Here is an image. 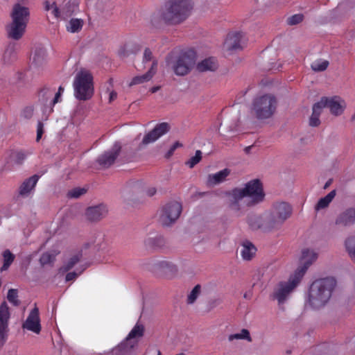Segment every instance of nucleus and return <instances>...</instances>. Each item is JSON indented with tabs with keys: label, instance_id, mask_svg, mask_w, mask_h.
<instances>
[{
	"label": "nucleus",
	"instance_id": "nucleus-1",
	"mask_svg": "<svg viewBox=\"0 0 355 355\" xmlns=\"http://www.w3.org/2000/svg\"><path fill=\"white\" fill-rule=\"evenodd\" d=\"M230 208L234 211H239L241 208L239 202L245 197L251 199V204L255 205L262 202L264 199L263 186L259 180H252L246 183L244 188H235L230 193Z\"/></svg>",
	"mask_w": 355,
	"mask_h": 355
},
{
	"label": "nucleus",
	"instance_id": "nucleus-2",
	"mask_svg": "<svg viewBox=\"0 0 355 355\" xmlns=\"http://www.w3.org/2000/svg\"><path fill=\"white\" fill-rule=\"evenodd\" d=\"M336 282L332 277H326L314 281L309 288L308 303L313 309L324 306L329 300Z\"/></svg>",
	"mask_w": 355,
	"mask_h": 355
},
{
	"label": "nucleus",
	"instance_id": "nucleus-3",
	"mask_svg": "<svg viewBox=\"0 0 355 355\" xmlns=\"http://www.w3.org/2000/svg\"><path fill=\"white\" fill-rule=\"evenodd\" d=\"M193 8L192 0H167L160 17L166 23L180 24L189 17Z\"/></svg>",
	"mask_w": 355,
	"mask_h": 355
},
{
	"label": "nucleus",
	"instance_id": "nucleus-4",
	"mask_svg": "<svg viewBox=\"0 0 355 355\" xmlns=\"http://www.w3.org/2000/svg\"><path fill=\"white\" fill-rule=\"evenodd\" d=\"M30 15L29 8L19 3L13 5L10 14L11 21L6 28L8 38L19 40L23 37L30 19Z\"/></svg>",
	"mask_w": 355,
	"mask_h": 355
},
{
	"label": "nucleus",
	"instance_id": "nucleus-5",
	"mask_svg": "<svg viewBox=\"0 0 355 355\" xmlns=\"http://www.w3.org/2000/svg\"><path fill=\"white\" fill-rule=\"evenodd\" d=\"M302 272H295L287 280L279 281L272 288L270 299L276 301L280 309L291 299L302 280Z\"/></svg>",
	"mask_w": 355,
	"mask_h": 355
},
{
	"label": "nucleus",
	"instance_id": "nucleus-6",
	"mask_svg": "<svg viewBox=\"0 0 355 355\" xmlns=\"http://www.w3.org/2000/svg\"><path fill=\"white\" fill-rule=\"evenodd\" d=\"M196 54L189 49L181 52L179 55L170 53L166 59V64L177 76H183L189 73L196 64Z\"/></svg>",
	"mask_w": 355,
	"mask_h": 355
},
{
	"label": "nucleus",
	"instance_id": "nucleus-7",
	"mask_svg": "<svg viewBox=\"0 0 355 355\" xmlns=\"http://www.w3.org/2000/svg\"><path fill=\"white\" fill-rule=\"evenodd\" d=\"M292 214L291 206L285 202H276L272 205L270 212L266 214L268 219L265 227L271 231L279 229Z\"/></svg>",
	"mask_w": 355,
	"mask_h": 355
},
{
	"label": "nucleus",
	"instance_id": "nucleus-8",
	"mask_svg": "<svg viewBox=\"0 0 355 355\" xmlns=\"http://www.w3.org/2000/svg\"><path fill=\"white\" fill-rule=\"evenodd\" d=\"M74 96L80 101H87L94 94L93 77L87 71H79L73 81Z\"/></svg>",
	"mask_w": 355,
	"mask_h": 355
},
{
	"label": "nucleus",
	"instance_id": "nucleus-9",
	"mask_svg": "<svg viewBox=\"0 0 355 355\" xmlns=\"http://www.w3.org/2000/svg\"><path fill=\"white\" fill-rule=\"evenodd\" d=\"M277 99L272 94H264L256 97L252 103V110L259 119L270 118L277 108Z\"/></svg>",
	"mask_w": 355,
	"mask_h": 355
},
{
	"label": "nucleus",
	"instance_id": "nucleus-10",
	"mask_svg": "<svg viewBox=\"0 0 355 355\" xmlns=\"http://www.w3.org/2000/svg\"><path fill=\"white\" fill-rule=\"evenodd\" d=\"M182 205L177 201H171L164 205L159 214V222L163 226H170L180 217L182 213Z\"/></svg>",
	"mask_w": 355,
	"mask_h": 355
},
{
	"label": "nucleus",
	"instance_id": "nucleus-11",
	"mask_svg": "<svg viewBox=\"0 0 355 355\" xmlns=\"http://www.w3.org/2000/svg\"><path fill=\"white\" fill-rule=\"evenodd\" d=\"M121 149V144L115 142L112 147L100 155L96 162L102 168H107L111 166L119 156Z\"/></svg>",
	"mask_w": 355,
	"mask_h": 355
},
{
	"label": "nucleus",
	"instance_id": "nucleus-12",
	"mask_svg": "<svg viewBox=\"0 0 355 355\" xmlns=\"http://www.w3.org/2000/svg\"><path fill=\"white\" fill-rule=\"evenodd\" d=\"M9 319V308L7 303L3 302L0 306V347L5 344L8 338Z\"/></svg>",
	"mask_w": 355,
	"mask_h": 355
},
{
	"label": "nucleus",
	"instance_id": "nucleus-13",
	"mask_svg": "<svg viewBox=\"0 0 355 355\" xmlns=\"http://www.w3.org/2000/svg\"><path fill=\"white\" fill-rule=\"evenodd\" d=\"M318 103L321 107H329L331 114L338 116L340 115L345 107V102L339 96H333L331 98L322 97Z\"/></svg>",
	"mask_w": 355,
	"mask_h": 355
},
{
	"label": "nucleus",
	"instance_id": "nucleus-14",
	"mask_svg": "<svg viewBox=\"0 0 355 355\" xmlns=\"http://www.w3.org/2000/svg\"><path fill=\"white\" fill-rule=\"evenodd\" d=\"M22 328L37 334L40 333L42 327L37 307L35 306L31 311L26 320L22 324Z\"/></svg>",
	"mask_w": 355,
	"mask_h": 355
},
{
	"label": "nucleus",
	"instance_id": "nucleus-15",
	"mask_svg": "<svg viewBox=\"0 0 355 355\" xmlns=\"http://www.w3.org/2000/svg\"><path fill=\"white\" fill-rule=\"evenodd\" d=\"M355 224V208L349 207L340 211L335 219V225L348 227Z\"/></svg>",
	"mask_w": 355,
	"mask_h": 355
},
{
	"label": "nucleus",
	"instance_id": "nucleus-16",
	"mask_svg": "<svg viewBox=\"0 0 355 355\" xmlns=\"http://www.w3.org/2000/svg\"><path fill=\"white\" fill-rule=\"evenodd\" d=\"M170 127L167 123L157 124L151 131L146 134L142 140V144L147 145L157 141L162 135L169 131Z\"/></svg>",
	"mask_w": 355,
	"mask_h": 355
},
{
	"label": "nucleus",
	"instance_id": "nucleus-17",
	"mask_svg": "<svg viewBox=\"0 0 355 355\" xmlns=\"http://www.w3.org/2000/svg\"><path fill=\"white\" fill-rule=\"evenodd\" d=\"M244 35L241 32L230 33L225 42V47L228 51H237L243 49Z\"/></svg>",
	"mask_w": 355,
	"mask_h": 355
},
{
	"label": "nucleus",
	"instance_id": "nucleus-18",
	"mask_svg": "<svg viewBox=\"0 0 355 355\" xmlns=\"http://www.w3.org/2000/svg\"><path fill=\"white\" fill-rule=\"evenodd\" d=\"M108 209L105 205L100 204L89 207L86 209L85 215L89 221L96 222L101 220L107 214Z\"/></svg>",
	"mask_w": 355,
	"mask_h": 355
},
{
	"label": "nucleus",
	"instance_id": "nucleus-19",
	"mask_svg": "<svg viewBox=\"0 0 355 355\" xmlns=\"http://www.w3.org/2000/svg\"><path fill=\"white\" fill-rule=\"evenodd\" d=\"M40 178V176L38 175H33L26 179L19 188V195L24 198H27L32 195L34 193Z\"/></svg>",
	"mask_w": 355,
	"mask_h": 355
},
{
	"label": "nucleus",
	"instance_id": "nucleus-20",
	"mask_svg": "<svg viewBox=\"0 0 355 355\" xmlns=\"http://www.w3.org/2000/svg\"><path fill=\"white\" fill-rule=\"evenodd\" d=\"M318 259V253L313 250L304 249L302 252L301 261L302 267L297 268L295 272H302V278L308 268Z\"/></svg>",
	"mask_w": 355,
	"mask_h": 355
},
{
	"label": "nucleus",
	"instance_id": "nucleus-21",
	"mask_svg": "<svg viewBox=\"0 0 355 355\" xmlns=\"http://www.w3.org/2000/svg\"><path fill=\"white\" fill-rule=\"evenodd\" d=\"M137 345L125 338L120 344L112 349V355H132Z\"/></svg>",
	"mask_w": 355,
	"mask_h": 355
},
{
	"label": "nucleus",
	"instance_id": "nucleus-22",
	"mask_svg": "<svg viewBox=\"0 0 355 355\" xmlns=\"http://www.w3.org/2000/svg\"><path fill=\"white\" fill-rule=\"evenodd\" d=\"M268 219L266 215L263 216L250 214L248 216V223L252 230L261 229L264 232H270V229L265 227L267 224Z\"/></svg>",
	"mask_w": 355,
	"mask_h": 355
},
{
	"label": "nucleus",
	"instance_id": "nucleus-23",
	"mask_svg": "<svg viewBox=\"0 0 355 355\" xmlns=\"http://www.w3.org/2000/svg\"><path fill=\"white\" fill-rule=\"evenodd\" d=\"M78 3L77 0H64L62 7L60 8V17L62 19H67L78 9Z\"/></svg>",
	"mask_w": 355,
	"mask_h": 355
},
{
	"label": "nucleus",
	"instance_id": "nucleus-24",
	"mask_svg": "<svg viewBox=\"0 0 355 355\" xmlns=\"http://www.w3.org/2000/svg\"><path fill=\"white\" fill-rule=\"evenodd\" d=\"M157 61L153 60L151 67L150 69L145 73L141 76H137L132 78V81L130 83V86L138 85L141 83H144L146 82L149 81L153 76L155 74L157 71Z\"/></svg>",
	"mask_w": 355,
	"mask_h": 355
},
{
	"label": "nucleus",
	"instance_id": "nucleus-25",
	"mask_svg": "<svg viewBox=\"0 0 355 355\" xmlns=\"http://www.w3.org/2000/svg\"><path fill=\"white\" fill-rule=\"evenodd\" d=\"M145 331L144 326L139 323L137 322V324L134 326L132 330L129 332L128 336H126L127 340H130L131 342L135 343L136 345H138L139 340L144 336Z\"/></svg>",
	"mask_w": 355,
	"mask_h": 355
},
{
	"label": "nucleus",
	"instance_id": "nucleus-26",
	"mask_svg": "<svg viewBox=\"0 0 355 355\" xmlns=\"http://www.w3.org/2000/svg\"><path fill=\"white\" fill-rule=\"evenodd\" d=\"M157 267L164 275L170 277L175 275L178 272L177 266L173 262L167 260H163L157 262Z\"/></svg>",
	"mask_w": 355,
	"mask_h": 355
},
{
	"label": "nucleus",
	"instance_id": "nucleus-27",
	"mask_svg": "<svg viewBox=\"0 0 355 355\" xmlns=\"http://www.w3.org/2000/svg\"><path fill=\"white\" fill-rule=\"evenodd\" d=\"M229 168H225L214 174H210L208 176L207 182L210 185H216L223 182L226 178L230 174Z\"/></svg>",
	"mask_w": 355,
	"mask_h": 355
},
{
	"label": "nucleus",
	"instance_id": "nucleus-28",
	"mask_svg": "<svg viewBox=\"0 0 355 355\" xmlns=\"http://www.w3.org/2000/svg\"><path fill=\"white\" fill-rule=\"evenodd\" d=\"M218 68V64L214 58H209L202 60L197 64V69L200 72L215 71Z\"/></svg>",
	"mask_w": 355,
	"mask_h": 355
},
{
	"label": "nucleus",
	"instance_id": "nucleus-29",
	"mask_svg": "<svg viewBox=\"0 0 355 355\" xmlns=\"http://www.w3.org/2000/svg\"><path fill=\"white\" fill-rule=\"evenodd\" d=\"M257 251L255 246L249 241L243 242L241 254L243 260L250 261L254 256Z\"/></svg>",
	"mask_w": 355,
	"mask_h": 355
},
{
	"label": "nucleus",
	"instance_id": "nucleus-30",
	"mask_svg": "<svg viewBox=\"0 0 355 355\" xmlns=\"http://www.w3.org/2000/svg\"><path fill=\"white\" fill-rule=\"evenodd\" d=\"M83 257L82 251H78L60 268V272H66L70 270L76 263H78Z\"/></svg>",
	"mask_w": 355,
	"mask_h": 355
},
{
	"label": "nucleus",
	"instance_id": "nucleus-31",
	"mask_svg": "<svg viewBox=\"0 0 355 355\" xmlns=\"http://www.w3.org/2000/svg\"><path fill=\"white\" fill-rule=\"evenodd\" d=\"M322 103H315L313 105L312 114L309 119V125L312 127H317L320 124V116L322 108L320 105Z\"/></svg>",
	"mask_w": 355,
	"mask_h": 355
},
{
	"label": "nucleus",
	"instance_id": "nucleus-32",
	"mask_svg": "<svg viewBox=\"0 0 355 355\" xmlns=\"http://www.w3.org/2000/svg\"><path fill=\"white\" fill-rule=\"evenodd\" d=\"M336 195V190H332L327 196L321 198L315 206V211L325 209L329 207L331 202L335 198Z\"/></svg>",
	"mask_w": 355,
	"mask_h": 355
},
{
	"label": "nucleus",
	"instance_id": "nucleus-33",
	"mask_svg": "<svg viewBox=\"0 0 355 355\" xmlns=\"http://www.w3.org/2000/svg\"><path fill=\"white\" fill-rule=\"evenodd\" d=\"M16 58V48L14 43H10L3 55V60L5 63H10Z\"/></svg>",
	"mask_w": 355,
	"mask_h": 355
},
{
	"label": "nucleus",
	"instance_id": "nucleus-34",
	"mask_svg": "<svg viewBox=\"0 0 355 355\" xmlns=\"http://www.w3.org/2000/svg\"><path fill=\"white\" fill-rule=\"evenodd\" d=\"M54 91L49 89L44 88L39 92V101L45 106L49 107V102L53 96Z\"/></svg>",
	"mask_w": 355,
	"mask_h": 355
},
{
	"label": "nucleus",
	"instance_id": "nucleus-35",
	"mask_svg": "<svg viewBox=\"0 0 355 355\" xmlns=\"http://www.w3.org/2000/svg\"><path fill=\"white\" fill-rule=\"evenodd\" d=\"M345 247L349 257L355 262V236H349L345 239Z\"/></svg>",
	"mask_w": 355,
	"mask_h": 355
},
{
	"label": "nucleus",
	"instance_id": "nucleus-36",
	"mask_svg": "<svg viewBox=\"0 0 355 355\" xmlns=\"http://www.w3.org/2000/svg\"><path fill=\"white\" fill-rule=\"evenodd\" d=\"M46 51L42 48L37 49L35 51L33 56V62L35 66L38 67L42 65L46 60Z\"/></svg>",
	"mask_w": 355,
	"mask_h": 355
},
{
	"label": "nucleus",
	"instance_id": "nucleus-37",
	"mask_svg": "<svg viewBox=\"0 0 355 355\" xmlns=\"http://www.w3.org/2000/svg\"><path fill=\"white\" fill-rule=\"evenodd\" d=\"M83 26V21L80 19H71L67 24L66 28L67 31L70 33H78L79 32Z\"/></svg>",
	"mask_w": 355,
	"mask_h": 355
},
{
	"label": "nucleus",
	"instance_id": "nucleus-38",
	"mask_svg": "<svg viewBox=\"0 0 355 355\" xmlns=\"http://www.w3.org/2000/svg\"><path fill=\"white\" fill-rule=\"evenodd\" d=\"M27 154L22 151H14L10 155V162L12 164L20 165L26 159Z\"/></svg>",
	"mask_w": 355,
	"mask_h": 355
},
{
	"label": "nucleus",
	"instance_id": "nucleus-39",
	"mask_svg": "<svg viewBox=\"0 0 355 355\" xmlns=\"http://www.w3.org/2000/svg\"><path fill=\"white\" fill-rule=\"evenodd\" d=\"M43 4L44 8L46 11H51L52 15H53L55 18L60 17V8L57 6L55 1L46 0Z\"/></svg>",
	"mask_w": 355,
	"mask_h": 355
},
{
	"label": "nucleus",
	"instance_id": "nucleus-40",
	"mask_svg": "<svg viewBox=\"0 0 355 355\" xmlns=\"http://www.w3.org/2000/svg\"><path fill=\"white\" fill-rule=\"evenodd\" d=\"M3 264L1 268V271L6 270L10 267V266L15 259L14 254L9 250H6L5 251H3Z\"/></svg>",
	"mask_w": 355,
	"mask_h": 355
},
{
	"label": "nucleus",
	"instance_id": "nucleus-41",
	"mask_svg": "<svg viewBox=\"0 0 355 355\" xmlns=\"http://www.w3.org/2000/svg\"><path fill=\"white\" fill-rule=\"evenodd\" d=\"M201 293V286L200 284H197L194 286V288L191 290L190 293L188 295L187 297V304H193L197 298L198 297L199 295Z\"/></svg>",
	"mask_w": 355,
	"mask_h": 355
},
{
	"label": "nucleus",
	"instance_id": "nucleus-42",
	"mask_svg": "<svg viewBox=\"0 0 355 355\" xmlns=\"http://www.w3.org/2000/svg\"><path fill=\"white\" fill-rule=\"evenodd\" d=\"M329 66V62L327 60H317L314 61L311 67L314 71H323Z\"/></svg>",
	"mask_w": 355,
	"mask_h": 355
},
{
	"label": "nucleus",
	"instance_id": "nucleus-43",
	"mask_svg": "<svg viewBox=\"0 0 355 355\" xmlns=\"http://www.w3.org/2000/svg\"><path fill=\"white\" fill-rule=\"evenodd\" d=\"M87 192L85 188L76 187L69 190L67 192V196L69 198H78Z\"/></svg>",
	"mask_w": 355,
	"mask_h": 355
},
{
	"label": "nucleus",
	"instance_id": "nucleus-44",
	"mask_svg": "<svg viewBox=\"0 0 355 355\" xmlns=\"http://www.w3.org/2000/svg\"><path fill=\"white\" fill-rule=\"evenodd\" d=\"M202 159V152L200 150L196 151L195 155L191 157L185 164L189 168H193Z\"/></svg>",
	"mask_w": 355,
	"mask_h": 355
},
{
	"label": "nucleus",
	"instance_id": "nucleus-45",
	"mask_svg": "<svg viewBox=\"0 0 355 355\" xmlns=\"http://www.w3.org/2000/svg\"><path fill=\"white\" fill-rule=\"evenodd\" d=\"M17 297H18L17 290L11 288L8 291V295H7V299L11 304H12L15 306L19 305V304H20V302L17 299Z\"/></svg>",
	"mask_w": 355,
	"mask_h": 355
},
{
	"label": "nucleus",
	"instance_id": "nucleus-46",
	"mask_svg": "<svg viewBox=\"0 0 355 355\" xmlns=\"http://www.w3.org/2000/svg\"><path fill=\"white\" fill-rule=\"evenodd\" d=\"M164 241L162 237L150 238L146 241L147 245L160 248L164 245Z\"/></svg>",
	"mask_w": 355,
	"mask_h": 355
},
{
	"label": "nucleus",
	"instance_id": "nucleus-47",
	"mask_svg": "<svg viewBox=\"0 0 355 355\" xmlns=\"http://www.w3.org/2000/svg\"><path fill=\"white\" fill-rule=\"evenodd\" d=\"M55 256L51 253L45 252L43 253L40 259V263L42 266L51 263L54 261Z\"/></svg>",
	"mask_w": 355,
	"mask_h": 355
},
{
	"label": "nucleus",
	"instance_id": "nucleus-48",
	"mask_svg": "<svg viewBox=\"0 0 355 355\" xmlns=\"http://www.w3.org/2000/svg\"><path fill=\"white\" fill-rule=\"evenodd\" d=\"M304 19V16L302 14H295L292 15L291 17H289L287 19V23L288 24L293 26L300 24L301 21H302Z\"/></svg>",
	"mask_w": 355,
	"mask_h": 355
},
{
	"label": "nucleus",
	"instance_id": "nucleus-49",
	"mask_svg": "<svg viewBox=\"0 0 355 355\" xmlns=\"http://www.w3.org/2000/svg\"><path fill=\"white\" fill-rule=\"evenodd\" d=\"M132 55L128 44H125L119 51V55L121 58L125 59Z\"/></svg>",
	"mask_w": 355,
	"mask_h": 355
},
{
	"label": "nucleus",
	"instance_id": "nucleus-50",
	"mask_svg": "<svg viewBox=\"0 0 355 355\" xmlns=\"http://www.w3.org/2000/svg\"><path fill=\"white\" fill-rule=\"evenodd\" d=\"M263 274L261 271H257L253 276V286H258L261 288L263 285L264 282L262 280Z\"/></svg>",
	"mask_w": 355,
	"mask_h": 355
},
{
	"label": "nucleus",
	"instance_id": "nucleus-51",
	"mask_svg": "<svg viewBox=\"0 0 355 355\" xmlns=\"http://www.w3.org/2000/svg\"><path fill=\"white\" fill-rule=\"evenodd\" d=\"M34 109L32 106H27L22 110L21 116L26 119H29L33 116Z\"/></svg>",
	"mask_w": 355,
	"mask_h": 355
},
{
	"label": "nucleus",
	"instance_id": "nucleus-52",
	"mask_svg": "<svg viewBox=\"0 0 355 355\" xmlns=\"http://www.w3.org/2000/svg\"><path fill=\"white\" fill-rule=\"evenodd\" d=\"M44 124L42 121H39L37 125V137L36 141H39L42 137L44 133Z\"/></svg>",
	"mask_w": 355,
	"mask_h": 355
},
{
	"label": "nucleus",
	"instance_id": "nucleus-53",
	"mask_svg": "<svg viewBox=\"0 0 355 355\" xmlns=\"http://www.w3.org/2000/svg\"><path fill=\"white\" fill-rule=\"evenodd\" d=\"M239 334L241 340H246L248 342L252 341L250 331L246 329H243Z\"/></svg>",
	"mask_w": 355,
	"mask_h": 355
},
{
	"label": "nucleus",
	"instance_id": "nucleus-54",
	"mask_svg": "<svg viewBox=\"0 0 355 355\" xmlns=\"http://www.w3.org/2000/svg\"><path fill=\"white\" fill-rule=\"evenodd\" d=\"M85 269V268H83L79 273H77L76 272H68L65 277L66 282L73 281L80 274L83 272V271Z\"/></svg>",
	"mask_w": 355,
	"mask_h": 355
},
{
	"label": "nucleus",
	"instance_id": "nucleus-55",
	"mask_svg": "<svg viewBox=\"0 0 355 355\" xmlns=\"http://www.w3.org/2000/svg\"><path fill=\"white\" fill-rule=\"evenodd\" d=\"M153 60V53L150 49L146 48L144 52L143 62H149Z\"/></svg>",
	"mask_w": 355,
	"mask_h": 355
},
{
	"label": "nucleus",
	"instance_id": "nucleus-56",
	"mask_svg": "<svg viewBox=\"0 0 355 355\" xmlns=\"http://www.w3.org/2000/svg\"><path fill=\"white\" fill-rule=\"evenodd\" d=\"M62 94L59 92H58L57 93H54L53 96V98L51 100V101L49 102V108L52 110V108L53 107L58 103L60 101L59 98H60Z\"/></svg>",
	"mask_w": 355,
	"mask_h": 355
},
{
	"label": "nucleus",
	"instance_id": "nucleus-57",
	"mask_svg": "<svg viewBox=\"0 0 355 355\" xmlns=\"http://www.w3.org/2000/svg\"><path fill=\"white\" fill-rule=\"evenodd\" d=\"M62 94L59 92H58L57 93H54L53 96V98L51 100V101L49 102V108L52 110V108L53 107L58 103L60 101L59 98H60Z\"/></svg>",
	"mask_w": 355,
	"mask_h": 355
},
{
	"label": "nucleus",
	"instance_id": "nucleus-58",
	"mask_svg": "<svg viewBox=\"0 0 355 355\" xmlns=\"http://www.w3.org/2000/svg\"><path fill=\"white\" fill-rule=\"evenodd\" d=\"M180 146H181V144L179 142H178V141L175 142L171 146L170 149L168 150L167 153L166 154V157L167 158L170 157L173 154V153L176 150V148H178Z\"/></svg>",
	"mask_w": 355,
	"mask_h": 355
},
{
	"label": "nucleus",
	"instance_id": "nucleus-59",
	"mask_svg": "<svg viewBox=\"0 0 355 355\" xmlns=\"http://www.w3.org/2000/svg\"><path fill=\"white\" fill-rule=\"evenodd\" d=\"M132 55L137 53L141 50L139 44L136 43L128 44Z\"/></svg>",
	"mask_w": 355,
	"mask_h": 355
},
{
	"label": "nucleus",
	"instance_id": "nucleus-60",
	"mask_svg": "<svg viewBox=\"0 0 355 355\" xmlns=\"http://www.w3.org/2000/svg\"><path fill=\"white\" fill-rule=\"evenodd\" d=\"M157 192V190L155 187H149L146 189V195L151 197L153 196Z\"/></svg>",
	"mask_w": 355,
	"mask_h": 355
},
{
	"label": "nucleus",
	"instance_id": "nucleus-61",
	"mask_svg": "<svg viewBox=\"0 0 355 355\" xmlns=\"http://www.w3.org/2000/svg\"><path fill=\"white\" fill-rule=\"evenodd\" d=\"M220 299H215V300H211L209 302V306L211 309L216 307V306H218V304H220Z\"/></svg>",
	"mask_w": 355,
	"mask_h": 355
},
{
	"label": "nucleus",
	"instance_id": "nucleus-62",
	"mask_svg": "<svg viewBox=\"0 0 355 355\" xmlns=\"http://www.w3.org/2000/svg\"><path fill=\"white\" fill-rule=\"evenodd\" d=\"M234 340H241V336H239V334H230L229 336H228V340L230 342H232Z\"/></svg>",
	"mask_w": 355,
	"mask_h": 355
},
{
	"label": "nucleus",
	"instance_id": "nucleus-63",
	"mask_svg": "<svg viewBox=\"0 0 355 355\" xmlns=\"http://www.w3.org/2000/svg\"><path fill=\"white\" fill-rule=\"evenodd\" d=\"M117 97V93L114 91H112L110 94L109 101L111 103L114 101Z\"/></svg>",
	"mask_w": 355,
	"mask_h": 355
},
{
	"label": "nucleus",
	"instance_id": "nucleus-64",
	"mask_svg": "<svg viewBox=\"0 0 355 355\" xmlns=\"http://www.w3.org/2000/svg\"><path fill=\"white\" fill-rule=\"evenodd\" d=\"M253 146H249L244 148V151L246 154H249Z\"/></svg>",
	"mask_w": 355,
	"mask_h": 355
}]
</instances>
